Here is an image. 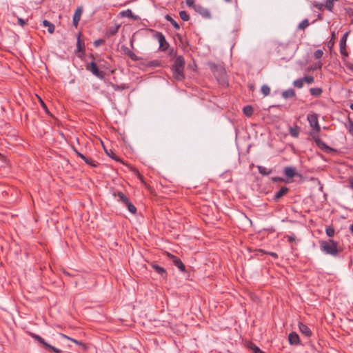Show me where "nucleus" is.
I'll use <instances>...</instances> for the list:
<instances>
[{
    "label": "nucleus",
    "mask_w": 353,
    "mask_h": 353,
    "mask_svg": "<svg viewBox=\"0 0 353 353\" xmlns=\"http://www.w3.org/2000/svg\"><path fill=\"white\" fill-rule=\"evenodd\" d=\"M120 28V25L117 24L114 26L110 27L108 30V34L110 36L114 35L119 30V28Z\"/></svg>",
    "instance_id": "nucleus-27"
},
{
    "label": "nucleus",
    "mask_w": 353,
    "mask_h": 353,
    "mask_svg": "<svg viewBox=\"0 0 353 353\" xmlns=\"http://www.w3.org/2000/svg\"><path fill=\"white\" fill-rule=\"evenodd\" d=\"M295 95V91L292 88L288 89L282 92V97L285 99L293 98Z\"/></svg>",
    "instance_id": "nucleus-16"
},
{
    "label": "nucleus",
    "mask_w": 353,
    "mask_h": 353,
    "mask_svg": "<svg viewBox=\"0 0 353 353\" xmlns=\"http://www.w3.org/2000/svg\"><path fill=\"white\" fill-rule=\"evenodd\" d=\"M289 191V188L286 186L282 187L279 190H278L274 195L273 199L275 201H278L282 196L285 195Z\"/></svg>",
    "instance_id": "nucleus-9"
},
{
    "label": "nucleus",
    "mask_w": 353,
    "mask_h": 353,
    "mask_svg": "<svg viewBox=\"0 0 353 353\" xmlns=\"http://www.w3.org/2000/svg\"><path fill=\"white\" fill-rule=\"evenodd\" d=\"M323 54V50L318 49V50H315V52L314 53V57L315 59H318L321 58Z\"/></svg>",
    "instance_id": "nucleus-38"
},
{
    "label": "nucleus",
    "mask_w": 353,
    "mask_h": 353,
    "mask_svg": "<svg viewBox=\"0 0 353 353\" xmlns=\"http://www.w3.org/2000/svg\"><path fill=\"white\" fill-rule=\"evenodd\" d=\"M152 268L154 269V270H155V272L157 273H158L161 276L165 278L167 276V273H166V270H165L164 268L156 264V263H152Z\"/></svg>",
    "instance_id": "nucleus-12"
},
{
    "label": "nucleus",
    "mask_w": 353,
    "mask_h": 353,
    "mask_svg": "<svg viewBox=\"0 0 353 353\" xmlns=\"http://www.w3.org/2000/svg\"><path fill=\"white\" fill-rule=\"evenodd\" d=\"M318 19H322V16H321V14H319L318 15Z\"/></svg>",
    "instance_id": "nucleus-61"
},
{
    "label": "nucleus",
    "mask_w": 353,
    "mask_h": 353,
    "mask_svg": "<svg viewBox=\"0 0 353 353\" xmlns=\"http://www.w3.org/2000/svg\"><path fill=\"white\" fill-rule=\"evenodd\" d=\"M337 245V243L332 239H330L328 241H322L320 242V248L324 254L336 256L339 252Z\"/></svg>",
    "instance_id": "nucleus-1"
},
{
    "label": "nucleus",
    "mask_w": 353,
    "mask_h": 353,
    "mask_svg": "<svg viewBox=\"0 0 353 353\" xmlns=\"http://www.w3.org/2000/svg\"><path fill=\"white\" fill-rule=\"evenodd\" d=\"M170 55H176V51L172 48L170 51V53H169Z\"/></svg>",
    "instance_id": "nucleus-56"
},
{
    "label": "nucleus",
    "mask_w": 353,
    "mask_h": 353,
    "mask_svg": "<svg viewBox=\"0 0 353 353\" xmlns=\"http://www.w3.org/2000/svg\"><path fill=\"white\" fill-rule=\"evenodd\" d=\"M257 168H258L259 172L263 176H268L269 174H270L272 172V169H268L262 165H258Z\"/></svg>",
    "instance_id": "nucleus-20"
},
{
    "label": "nucleus",
    "mask_w": 353,
    "mask_h": 353,
    "mask_svg": "<svg viewBox=\"0 0 353 353\" xmlns=\"http://www.w3.org/2000/svg\"><path fill=\"white\" fill-rule=\"evenodd\" d=\"M121 16L126 17H133V13L131 10L128 9L121 12Z\"/></svg>",
    "instance_id": "nucleus-34"
},
{
    "label": "nucleus",
    "mask_w": 353,
    "mask_h": 353,
    "mask_svg": "<svg viewBox=\"0 0 353 353\" xmlns=\"http://www.w3.org/2000/svg\"><path fill=\"white\" fill-rule=\"evenodd\" d=\"M350 188L353 190V181H351L350 182Z\"/></svg>",
    "instance_id": "nucleus-60"
},
{
    "label": "nucleus",
    "mask_w": 353,
    "mask_h": 353,
    "mask_svg": "<svg viewBox=\"0 0 353 353\" xmlns=\"http://www.w3.org/2000/svg\"><path fill=\"white\" fill-rule=\"evenodd\" d=\"M345 65L346 68L348 70H350L353 72V63H350V62H347V63H345Z\"/></svg>",
    "instance_id": "nucleus-47"
},
{
    "label": "nucleus",
    "mask_w": 353,
    "mask_h": 353,
    "mask_svg": "<svg viewBox=\"0 0 353 353\" xmlns=\"http://www.w3.org/2000/svg\"><path fill=\"white\" fill-rule=\"evenodd\" d=\"M30 335L32 338H33L38 343L42 344L45 347L47 348L48 346H49V343H48L41 336L33 333H32Z\"/></svg>",
    "instance_id": "nucleus-18"
},
{
    "label": "nucleus",
    "mask_w": 353,
    "mask_h": 353,
    "mask_svg": "<svg viewBox=\"0 0 353 353\" xmlns=\"http://www.w3.org/2000/svg\"><path fill=\"white\" fill-rule=\"evenodd\" d=\"M349 32H346L343 37L341 38L340 40V48H346V42H347V38Z\"/></svg>",
    "instance_id": "nucleus-25"
},
{
    "label": "nucleus",
    "mask_w": 353,
    "mask_h": 353,
    "mask_svg": "<svg viewBox=\"0 0 353 353\" xmlns=\"http://www.w3.org/2000/svg\"><path fill=\"white\" fill-rule=\"evenodd\" d=\"M303 80L302 78L297 79L293 82V85L297 88H302L303 86Z\"/></svg>",
    "instance_id": "nucleus-30"
},
{
    "label": "nucleus",
    "mask_w": 353,
    "mask_h": 353,
    "mask_svg": "<svg viewBox=\"0 0 353 353\" xmlns=\"http://www.w3.org/2000/svg\"><path fill=\"white\" fill-rule=\"evenodd\" d=\"M195 10L201 14L203 17L208 18L210 17V12L209 10L201 6L197 5L195 6Z\"/></svg>",
    "instance_id": "nucleus-15"
},
{
    "label": "nucleus",
    "mask_w": 353,
    "mask_h": 353,
    "mask_svg": "<svg viewBox=\"0 0 353 353\" xmlns=\"http://www.w3.org/2000/svg\"><path fill=\"white\" fill-rule=\"evenodd\" d=\"M290 133H291L292 136L295 137H297L299 134V133L297 132H295L292 130L290 131Z\"/></svg>",
    "instance_id": "nucleus-54"
},
{
    "label": "nucleus",
    "mask_w": 353,
    "mask_h": 353,
    "mask_svg": "<svg viewBox=\"0 0 353 353\" xmlns=\"http://www.w3.org/2000/svg\"><path fill=\"white\" fill-rule=\"evenodd\" d=\"M334 1H338L339 0H334Z\"/></svg>",
    "instance_id": "nucleus-64"
},
{
    "label": "nucleus",
    "mask_w": 353,
    "mask_h": 353,
    "mask_svg": "<svg viewBox=\"0 0 353 353\" xmlns=\"http://www.w3.org/2000/svg\"><path fill=\"white\" fill-rule=\"evenodd\" d=\"M128 208V210L132 214H135L137 212V208L129 201L128 203L125 204Z\"/></svg>",
    "instance_id": "nucleus-29"
},
{
    "label": "nucleus",
    "mask_w": 353,
    "mask_h": 353,
    "mask_svg": "<svg viewBox=\"0 0 353 353\" xmlns=\"http://www.w3.org/2000/svg\"><path fill=\"white\" fill-rule=\"evenodd\" d=\"M350 230L351 232L353 234V223L350 225Z\"/></svg>",
    "instance_id": "nucleus-58"
},
{
    "label": "nucleus",
    "mask_w": 353,
    "mask_h": 353,
    "mask_svg": "<svg viewBox=\"0 0 353 353\" xmlns=\"http://www.w3.org/2000/svg\"><path fill=\"white\" fill-rule=\"evenodd\" d=\"M167 255L169 259L176 268H178L181 272H185V266L179 258L170 253H168Z\"/></svg>",
    "instance_id": "nucleus-5"
},
{
    "label": "nucleus",
    "mask_w": 353,
    "mask_h": 353,
    "mask_svg": "<svg viewBox=\"0 0 353 353\" xmlns=\"http://www.w3.org/2000/svg\"><path fill=\"white\" fill-rule=\"evenodd\" d=\"M117 194L119 199V201L123 204L128 203L130 201L129 199L122 192H118Z\"/></svg>",
    "instance_id": "nucleus-26"
},
{
    "label": "nucleus",
    "mask_w": 353,
    "mask_h": 353,
    "mask_svg": "<svg viewBox=\"0 0 353 353\" xmlns=\"http://www.w3.org/2000/svg\"><path fill=\"white\" fill-rule=\"evenodd\" d=\"M347 127L350 134L353 135V121L349 118Z\"/></svg>",
    "instance_id": "nucleus-40"
},
{
    "label": "nucleus",
    "mask_w": 353,
    "mask_h": 353,
    "mask_svg": "<svg viewBox=\"0 0 353 353\" xmlns=\"http://www.w3.org/2000/svg\"><path fill=\"white\" fill-rule=\"evenodd\" d=\"M165 19L171 23V24L173 26V27L176 29V30H179L180 28V26L179 25V23L172 19V17L169 15V14H166L165 16Z\"/></svg>",
    "instance_id": "nucleus-22"
},
{
    "label": "nucleus",
    "mask_w": 353,
    "mask_h": 353,
    "mask_svg": "<svg viewBox=\"0 0 353 353\" xmlns=\"http://www.w3.org/2000/svg\"><path fill=\"white\" fill-rule=\"evenodd\" d=\"M75 153L82 159L84 160L85 159V156L81 152H78L77 150H75Z\"/></svg>",
    "instance_id": "nucleus-51"
},
{
    "label": "nucleus",
    "mask_w": 353,
    "mask_h": 353,
    "mask_svg": "<svg viewBox=\"0 0 353 353\" xmlns=\"http://www.w3.org/2000/svg\"><path fill=\"white\" fill-rule=\"evenodd\" d=\"M340 52L344 57H347L348 56V53L345 50V48H340Z\"/></svg>",
    "instance_id": "nucleus-49"
},
{
    "label": "nucleus",
    "mask_w": 353,
    "mask_h": 353,
    "mask_svg": "<svg viewBox=\"0 0 353 353\" xmlns=\"http://www.w3.org/2000/svg\"><path fill=\"white\" fill-rule=\"evenodd\" d=\"M226 2H230L232 0H225Z\"/></svg>",
    "instance_id": "nucleus-63"
},
{
    "label": "nucleus",
    "mask_w": 353,
    "mask_h": 353,
    "mask_svg": "<svg viewBox=\"0 0 353 353\" xmlns=\"http://www.w3.org/2000/svg\"><path fill=\"white\" fill-rule=\"evenodd\" d=\"M333 46V43L332 42V41H330L329 43H328V47L331 48V46Z\"/></svg>",
    "instance_id": "nucleus-57"
},
{
    "label": "nucleus",
    "mask_w": 353,
    "mask_h": 353,
    "mask_svg": "<svg viewBox=\"0 0 353 353\" xmlns=\"http://www.w3.org/2000/svg\"><path fill=\"white\" fill-rule=\"evenodd\" d=\"M288 341L290 344L292 345H297L300 344L299 336L297 333L294 332L290 333L288 336Z\"/></svg>",
    "instance_id": "nucleus-8"
},
{
    "label": "nucleus",
    "mask_w": 353,
    "mask_h": 353,
    "mask_svg": "<svg viewBox=\"0 0 353 353\" xmlns=\"http://www.w3.org/2000/svg\"><path fill=\"white\" fill-rule=\"evenodd\" d=\"M312 6L316 8L319 10H323V7H325V5H323V3H319V2H314L312 3Z\"/></svg>",
    "instance_id": "nucleus-39"
},
{
    "label": "nucleus",
    "mask_w": 353,
    "mask_h": 353,
    "mask_svg": "<svg viewBox=\"0 0 353 353\" xmlns=\"http://www.w3.org/2000/svg\"><path fill=\"white\" fill-rule=\"evenodd\" d=\"M173 77L177 81H182L185 78L184 68H172Z\"/></svg>",
    "instance_id": "nucleus-7"
},
{
    "label": "nucleus",
    "mask_w": 353,
    "mask_h": 353,
    "mask_svg": "<svg viewBox=\"0 0 353 353\" xmlns=\"http://www.w3.org/2000/svg\"><path fill=\"white\" fill-rule=\"evenodd\" d=\"M309 26V21L307 19L303 20L299 25V29H305Z\"/></svg>",
    "instance_id": "nucleus-36"
},
{
    "label": "nucleus",
    "mask_w": 353,
    "mask_h": 353,
    "mask_svg": "<svg viewBox=\"0 0 353 353\" xmlns=\"http://www.w3.org/2000/svg\"><path fill=\"white\" fill-rule=\"evenodd\" d=\"M261 92L264 96H268L270 93V88L268 85H263L261 87Z\"/></svg>",
    "instance_id": "nucleus-32"
},
{
    "label": "nucleus",
    "mask_w": 353,
    "mask_h": 353,
    "mask_svg": "<svg viewBox=\"0 0 353 353\" xmlns=\"http://www.w3.org/2000/svg\"><path fill=\"white\" fill-rule=\"evenodd\" d=\"M40 101H41V106L43 107V110H45V112L46 113H48V108H47L46 105L41 99H40Z\"/></svg>",
    "instance_id": "nucleus-50"
},
{
    "label": "nucleus",
    "mask_w": 353,
    "mask_h": 353,
    "mask_svg": "<svg viewBox=\"0 0 353 353\" xmlns=\"http://www.w3.org/2000/svg\"><path fill=\"white\" fill-rule=\"evenodd\" d=\"M17 23L19 26H21L22 27L26 24V21L23 19L20 18V17H19L17 19Z\"/></svg>",
    "instance_id": "nucleus-43"
},
{
    "label": "nucleus",
    "mask_w": 353,
    "mask_h": 353,
    "mask_svg": "<svg viewBox=\"0 0 353 353\" xmlns=\"http://www.w3.org/2000/svg\"><path fill=\"white\" fill-rule=\"evenodd\" d=\"M311 136L314 139V141L316 143V145L318 146L319 149L321 150L329 152L333 150V149L328 146L323 140H321L318 135H316L315 133H311Z\"/></svg>",
    "instance_id": "nucleus-2"
},
{
    "label": "nucleus",
    "mask_w": 353,
    "mask_h": 353,
    "mask_svg": "<svg viewBox=\"0 0 353 353\" xmlns=\"http://www.w3.org/2000/svg\"><path fill=\"white\" fill-rule=\"evenodd\" d=\"M302 79L303 80V82H305L307 84H311L314 81V77L312 76H306L302 78Z\"/></svg>",
    "instance_id": "nucleus-35"
},
{
    "label": "nucleus",
    "mask_w": 353,
    "mask_h": 353,
    "mask_svg": "<svg viewBox=\"0 0 353 353\" xmlns=\"http://www.w3.org/2000/svg\"><path fill=\"white\" fill-rule=\"evenodd\" d=\"M334 0H325V8L327 10L332 12L333 10V8H334Z\"/></svg>",
    "instance_id": "nucleus-28"
},
{
    "label": "nucleus",
    "mask_w": 353,
    "mask_h": 353,
    "mask_svg": "<svg viewBox=\"0 0 353 353\" xmlns=\"http://www.w3.org/2000/svg\"><path fill=\"white\" fill-rule=\"evenodd\" d=\"M179 16L180 18L184 21H187L190 19L188 14L185 10L180 11Z\"/></svg>",
    "instance_id": "nucleus-31"
},
{
    "label": "nucleus",
    "mask_w": 353,
    "mask_h": 353,
    "mask_svg": "<svg viewBox=\"0 0 353 353\" xmlns=\"http://www.w3.org/2000/svg\"><path fill=\"white\" fill-rule=\"evenodd\" d=\"M288 241L289 242H292L293 241L295 240V238L294 236H288Z\"/></svg>",
    "instance_id": "nucleus-55"
},
{
    "label": "nucleus",
    "mask_w": 353,
    "mask_h": 353,
    "mask_svg": "<svg viewBox=\"0 0 353 353\" xmlns=\"http://www.w3.org/2000/svg\"><path fill=\"white\" fill-rule=\"evenodd\" d=\"M42 24L43 26L48 28V32L50 34H52L54 32L55 26L53 23L50 22L49 21L45 19L42 21Z\"/></svg>",
    "instance_id": "nucleus-19"
},
{
    "label": "nucleus",
    "mask_w": 353,
    "mask_h": 353,
    "mask_svg": "<svg viewBox=\"0 0 353 353\" xmlns=\"http://www.w3.org/2000/svg\"><path fill=\"white\" fill-rule=\"evenodd\" d=\"M85 163L90 165L92 166H95V165L93 163V161L91 159H89L88 157H85V159L83 160Z\"/></svg>",
    "instance_id": "nucleus-46"
},
{
    "label": "nucleus",
    "mask_w": 353,
    "mask_h": 353,
    "mask_svg": "<svg viewBox=\"0 0 353 353\" xmlns=\"http://www.w3.org/2000/svg\"><path fill=\"white\" fill-rule=\"evenodd\" d=\"M284 174L289 178H293L297 174V172L295 168L288 166L284 168Z\"/></svg>",
    "instance_id": "nucleus-13"
},
{
    "label": "nucleus",
    "mask_w": 353,
    "mask_h": 353,
    "mask_svg": "<svg viewBox=\"0 0 353 353\" xmlns=\"http://www.w3.org/2000/svg\"><path fill=\"white\" fill-rule=\"evenodd\" d=\"M325 232L328 236L332 237L334 234V228L330 226L326 228Z\"/></svg>",
    "instance_id": "nucleus-37"
},
{
    "label": "nucleus",
    "mask_w": 353,
    "mask_h": 353,
    "mask_svg": "<svg viewBox=\"0 0 353 353\" xmlns=\"http://www.w3.org/2000/svg\"><path fill=\"white\" fill-rule=\"evenodd\" d=\"M151 65H157L158 64H157V62L155 61V62H151Z\"/></svg>",
    "instance_id": "nucleus-59"
},
{
    "label": "nucleus",
    "mask_w": 353,
    "mask_h": 353,
    "mask_svg": "<svg viewBox=\"0 0 353 353\" xmlns=\"http://www.w3.org/2000/svg\"><path fill=\"white\" fill-rule=\"evenodd\" d=\"M322 92V89L319 88H312L310 89V94L314 97H319Z\"/></svg>",
    "instance_id": "nucleus-24"
},
{
    "label": "nucleus",
    "mask_w": 353,
    "mask_h": 353,
    "mask_svg": "<svg viewBox=\"0 0 353 353\" xmlns=\"http://www.w3.org/2000/svg\"><path fill=\"white\" fill-rule=\"evenodd\" d=\"M250 348L252 350L254 353H265L258 346H256L254 344H251Z\"/></svg>",
    "instance_id": "nucleus-33"
},
{
    "label": "nucleus",
    "mask_w": 353,
    "mask_h": 353,
    "mask_svg": "<svg viewBox=\"0 0 353 353\" xmlns=\"http://www.w3.org/2000/svg\"><path fill=\"white\" fill-rule=\"evenodd\" d=\"M105 40L102 39H97L94 41V46L95 47H99L100 45L104 43Z\"/></svg>",
    "instance_id": "nucleus-41"
},
{
    "label": "nucleus",
    "mask_w": 353,
    "mask_h": 353,
    "mask_svg": "<svg viewBox=\"0 0 353 353\" xmlns=\"http://www.w3.org/2000/svg\"><path fill=\"white\" fill-rule=\"evenodd\" d=\"M122 48L123 49L125 54L129 56L132 60H138V57L129 48L124 46H122Z\"/></svg>",
    "instance_id": "nucleus-21"
},
{
    "label": "nucleus",
    "mask_w": 353,
    "mask_h": 353,
    "mask_svg": "<svg viewBox=\"0 0 353 353\" xmlns=\"http://www.w3.org/2000/svg\"><path fill=\"white\" fill-rule=\"evenodd\" d=\"M77 50L79 52H81L78 55L79 57H81L85 54L84 44H83L80 40V35H79L77 41Z\"/></svg>",
    "instance_id": "nucleus-17"
},
{
    "label": "nucleus",
    "mask_w": 353,
    "mask_h": 353,
    "mask_svg": "<svg viewBox=\"0 0 353 353\" xmlns=\"http://www.w3.org/2000/svg\"><path fill=\"white\" fill-rule=\"evenodd\" d=\"M81 13H82V8H77V10H75V12L74 14L73 19H72V23L75 27H77V26L79 24V22L81 19Z\"/></svg>",
    "instance_id": "nucleus-11"
},
{
    "label": "nucleus",
    "mask_w": 353,
    "mask_h": 353,
    "mask_svg": "<svg viewBox=\"0 0 353 353\" xmlns=\"http://www.w3.org/2000/svg\"><path fill=\"white\" fill-rule=\"evenodd\" d=\"M350 109H351V110H353V103H351V104L350 105Z\"/></svg>",
    "instance_id": "nucleus-62"
},
{
    "label": "nucleus",
    "mask_w": 353,
    "mask_h": 353,
    "mask_svg": "<svg viewBox=\"0 0 353 353\" xmlns=\"http://www.w3.org/2000/svg\"><path fill=\"white\" fill-rule=\"evenodd\" d=\"M49 350H52L55 353H62V351L51 345L49 344V346L47 347Z\"/></svg>",
    "instance_id": "nucleus-42"
},
{
    "label": "nucleus",
    "mask_w": 353,
    "mask_h": 353,
    "mask_svg": "<svg viewBox=\"0 0 353 353\" xmlns=\"http://www.w3.org/2000/svg\"><path fill=\"white\" fill-rule=\"evenodd\" d=\"M186 4L189 7L194 6V0H186Z\"/></svg>",
    "instance_id": "nucleus-48"
},
{
    "label": "nucleus",
    "mask_w": 353,
    "mask_h": 353,
    "mask_svg": "<svg viewBox=\"0 0 353 353\" xmlns=\"http://www.w3.org/2000/svg\"><path fill=\"white\" fill-rule=\"evenodd\" d=\"M107 154L111 157V159H115L116 161H119V159L116 156L115 154H112V155L109 154L108 152Z\"/></svg>",
    "instance_id": "nucleus-52"
},
{
    "label": "nucleus",
    "mask_w": 353,
    "mask_h": 353,
    "mask_svg": "<svg viewBox=\"0 0 353 353\" xmlns=\"http://www.w3.org/2000/svg\"><path fill=\"white\" fill-rule=\"evenodd\" d=\"M299 328L300 332L305 336L310 337L312 335V331L306 325L303 323H299Z\"/></svg>",
    "instance_id": "nucleus-10"
},
{
    "label": "nucleus",
    "mask_w": 353,
    "mask_h": 353,
    "mask_svg": "<svg viewBox=\"0 0 353 353\" xmlns=\"http://www.w3.org/2000/svg\"><path fill=\"white\" fill-rule=\"evenodd\" d=\"M61 336H62L63 338H66V339H69V340H71L72 341H73V342H74V343H76V344H78V345H81V342H79V341H77L76 339H72V338H70V337H68V336H66V335H65V334H61Z\"/></svg>",
    "instance_id": "nucleus-44"
},
{
    "label": "nucleus",
    "mask_w": 353,
    "mask_h": 353,
    "mask_svg": "<svg viewBox=\"0 0 353 353\" xmlns=\"http://www.w3.org/2000/svg\"><path fill=\"white\" fill-rule=\"evenodd\" d=\"M268 254L272 256L274 259H277L278 258V254L276 253H275V252H268Z\"/></svg>",
    "instance_id": "nucleus-53"
},
{
    "label": "nucleus",
    "mask_w": 353,
    "mask_h": 353,
    "mask_svg": "<svg viewBox=\"0 0 353 353\" xmlns=\"http://www.w3.org/2000/svg\"><path fill=\"white\" fill-rule=\"evenodd\" d=\"M272 181L273 182H283L284 181V179L279 176H274L272 178Z\"/></svg>",
    "instance_id": "nucleus-45"
},
{
    "label": "nucleus",
    "mask_w": 353,
    "mask_h": 353,
    "mask_svg": "<svg viewBox=\"0 0 353 353\" xmlns=\"http://www.w3.org/2000/svg\"><path fill=\"white\" fill-rule=\"evenodd\" d=\"M243 112L246 117H250L253 114V108L249 105H245L243 108Z\"/></svg>",
    "instance_id": "nucleus-23"
},
{
    "label": "nucleus",
    "mask_w": 353,
    "mask_h": 353,
    "mask_svg": "<svg viewBox=\"0 0 353 353\" xmlns=\"http://www.w3.org/2000/svg\"><path fill=\"white\" fill-rule=\"evenodd\" d=\"M154 37L159 41V49L162 51H165L169 47V43L166 41V39H165V36L163 34V33L160 32H157L155 34Z\"/></svg>",
    "instance_id": "nucleus-4"
},
{
    "label": "nucleus",
    "mask_w": 353,
    "mask_h": 353,
    "mask_svg": "<svg viewBox=\"0 0 353 353\" xmlns=\"http://www.w3.org/2000/svg\"><path fill=\"white\" fill-rule=\"evenodd\" d=\"M86 69L98 79H103V72L99 70L96 63L94 61H91L90 63L86 66Z\"/></svg>",
    "instance_id": "nucleus-3"
},
{
    "label": "nucleus",
    "mask_w": 353,
    "mask_h": 353,
    "mask_svg": "<svg viewBox=\"0 0 353 353\" xmlns=\"http://www.w3.org/2000/svg\"><path fill=\"white\" fill-rule=\"evenodd\" d=\"M307 120L313 130H316L317 132H319L321 130V127L318 121L317 114H308Z\"/></svg>",
    "instance_id": "nucleus-6"
},
{
    "label": "nucleus",
    "mask_w": 353,
    "mask_h": 353,
    "mask_svg": "<svg viewBox=\"0 0 353 353\" xmlns=\"http://www.w3.org/2000/svg\"><path fill=\"white\" fill-rule=\"evenodd\" d=\"M185 60L182 56L176 57L172 68H184Z\"/></svg>",
    "instance_id": "nucleus-14"
}]
</instances>
